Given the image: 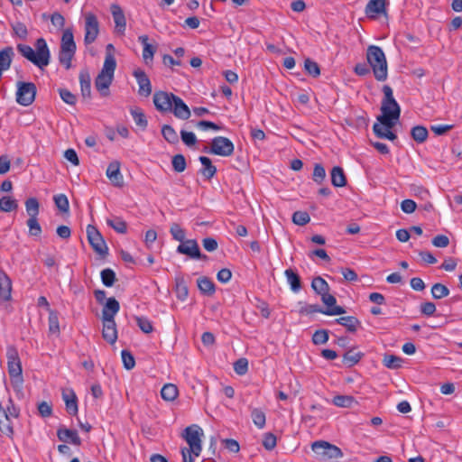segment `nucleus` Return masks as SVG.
<instances>
[{"label":"nucleus","mask_w":462,"mask_h":462,"mask_svg":"<svg viewBox=\"0 0 462 462\" xmlns=\"http://www.w3.org/2000/svg\"><path fill=\"white\" fill-rule=\"evenodd\" d=\"M131 115L137 126H139L142 130L146 129L148 122L141 108L135 107L131 109Z\"/></svg>","instance_id":"nucleus-38"},{"label":"nucleus","mask_w":462,"mask_h":462,"mask_svg":"<svg viewBox=\"0 0 462 462\" xmlns=\"http://www.w3.org/2000/svg\"><path fill=\"white\" fill-rule=\"evenodd\" d=\"M251 418L254 424L258 429H263L266 423L265 413L258 408H254L251 411Z\"/></svg>","instance_id":"nucleus-40"},{"label":"nucleus","mask_w":462,"mask_h":462,"mask_svg":"<svg viewBox=\"0 0 462 462\" xmlns=\"http://www.w3.org/2000/svg\"><path fill=\"white\" fill-rule=\"evenodd\" d=\"M330 175H331V183L333 186L338 187V188L346 186V178L344 171L341 167H339V166L333 167V169L331 170Z\"/></svg>","instance_id":"nucleus-32"},{"label":"nucleus","mask_w":462,"mask_h":462,"mask_svg":"<svg viewBox=\"0 0 462 462\" xmlns=\"http://www.w3.org/2000/svg\"><path fill=\"white\" fill-rule=\"evenodd\" d=\"M390 129L391 128L383 125L381 123H375L373 126L374 133L376 134L377 137L393 141L397 138V136Z\"/></svg>","instance_id":"nucleus-34"},{"label":"nucleus","mask_w":462,"mask_h":462,"mask_svg":"<svg viewBox=\"0 0 462 462\" xmlns=\"http://www.w3.org/2000/svg\"><path fill=\"white\" fill-rule=\"evenodd\" d=\"M364 356L362 352H356L351 349L346 352L343 356V363L347 367H352L356 365Z\"/></svg>","instance_id":"nucleus-36"},{"label":"nucleus","mask_w":462,"mask_h":462,"mask_svg":"<svg viewBox=\"0 0 462 462\" xmlns=\"http://www.w3.org/2000/svg\"><path fill=\"white\" fill-rule=\"evenodd\" d=\"M76 51L60 50L59 61L65 67L66 69L71 68V61L75 56Z\"/></svg>","instance_id":"nucleus-46"},{"label":"nucleus","mask_w":462,"mask_h":462,"mask_svg":"<svg viewBox=\"0 0 462 462\" xmlns=\"http://www.w3.org/2000/svg\"><path fill=\"white\" fill-rule=\"evenodd\" d=\"M179 391L175 384L166 383L161 390V396L164 401L172 402L178 396Z\"/></svg>","instance_id":"nucleus-35"},{"label":"nucleus","mask_w":462,"mask_h":462,"mask_svg":"<svg viewBox=\"0 0 462 462\" xmlns=\"http://www.w3.org/2000/svg\"><path fill=\"white\" fill-rule=\"evenodd\" d=\"M102 337L109 344L113 345L117 340V329L115 319H102Z\"/></svg>","instance_id":"nucleus-18"},{"label":"nucleus","mask_w":462,"mask_h":462,"mask_svg":"<svg viewBox=\"0 0 462 462\" xmlns=\"http://www.w3.org/2000/svg\"><path fill=\"white\" fill-rule=\"evenodd\" d=\"M387 0H369L365 5V12L367 17L376 18L379 15H386Z\"/></svg>","instance_id":"nucleus-16"},{"label":"nucleus","mask_w":462,"mask_h":462,"mask_svg":"<svg viewBox=\"0 0 462 462\" xmlns=\"http://www.w3.org/2000/svg\"><path fill=\"white\" fill-rule=\"evenodd\" d=\"M332 402L337 407L348 408L351 407L356 401L351 395H337L333 398Z\"/></svg>","instance_id":"nucleus-45"},{"label":"nucleus","mask_w":462,"mask_h":462,"mask_svg":"<svg viewBox=\"0 0 462 462\" xmlns=\"http://www.w3.org/2000/svg\"><path fill=\"white\" fill-rule=\"evenodd\" d=\"M234 370L239 375H244L248 371V361L246 358H239L234 363Z\"/></svg>","instance_id":"nucleus-63"},{"label":"nucleus","mask_w":462,"mask_h":462,"mask_svg":"<svg viewBox=\"0 0 462 462\" xmlns=\"http://www.w3.org/2000/svg\"><path fill=\"white\" fill-rule=\"evenodd\" d=\"M171 164L173 170L177 172H182L186 169V160L182 154H176L172 157Z\"/></svg>","instance_id":"nucleus-55"},{"label":"nucleus","mask_w":462,"mask_h":462,"mask_svg":"<svg viewBox=\"0 0 462 462\" xmlns=\"http://www.w3.org/2000/svg\"><path fill=\"white\" fill-rule=\"evenodd\" d=\"M121 164L118 161H114L107 166L106 175L111 183L117 188L124 186V177L120 171Z\"/></svg>","instance_id":"nucleus-15"},{"label":"nucleus","mask_w":462,"mask_h":462,"mask_svg":"<svg viewBox=\"0 0 462 462\" xmlns=\"http://www.w3.org/2000/svg\"><path fill=\"white\" fill-rule=\"evenodd\" d=\"M0 432L7 437H12L14 429L11 417L5 411L4 406L0 403Z\"/></svg>","instance_id":"nucleus-24"},{"label":"nucleus","mask_w":462,"mask_h":462,"mask_svg":"<svg viewBox=\"0 0 462 462\" xmlns=\"http://www.w3.org/2000/svg\"><path fill=\"white\" fill-rule=\"evenodd\" d=\"M87 236L92 249L100 258L104 259L108 254V247L100 232L92 225L87 226Z\"/></svg>","instance_id":"nucleus-6"},{"label":"nucleus","mask_w":462,"mask_h":462,"mask_svg":"<svg viewBox=\"0 0 462 462\" xmlns=\"http://www.w3.org/2000/svg\"><path fill=\"white\" fill-rule=\"evenodd\" d=\"M99 33V23L97 16L92 13L85 14V36L84 42L86 45L94 42Z\"/></svg>","instance_id":"nucleus-9"},{"label":"nucleus","mask_w":462,"mask_h":462,"mask_svg":"<svg viewBox=\"0 0 462 462\" xmlns=\"http://www.w3.org/2000/svg\"><path fill=\"white\" fill-rule=\"evenodd\" d=\"M177 252L181 254H186L192 259H208L206 254L200 253L199 246L195 239H189L182 242L177 247Z\"/></svg>","instance_id":"nucleus-12"},{"label":"nucleus","mask_w":462,"mask_h":462,"mask_svg":"<svg viewBox=\"0 0 462 462\" xmlns=\"http://www.w3.org/2000/svg\"><path fill=\"white\" fill-rule=\"evenodd\" d=\"M120 310V304L118 300L114 298H108L106 304L102 309V319H115V316Z\"/></svg>","instance_id":"nucleus-22"},{"label":"nucleus","mask_w":462,"mask_h":462,"mask_svg":"<svg viewBox=\"0 0 462 462\" xmlns=\"http://www.w3.org/2000/svg\"><path fill=\"white\" fill-rule=\"evenodd\" d=\"M171 112L173 115L181 120H187L190 117V110L184 101L178 96L173 99Z\"/></svg>","instance_id":"nucleus-20"},{"label":"nucleus","mask_w":462,"mask_h":462,"mask_svg":"<svg viewBox=\"0 0 462 462\" xmlns=\"http://www.w3.org/2000/svg\"><path fill=\"white\" fill-rule=\"evenodd\" d=\"M80 90L83 98L89 99L91 97V78L87 70L79 73Z\"/></svg>","instance_id":"nucleus-26"},{"label":"nucleus","mask_w":462,"mask_h":462,"mask_svg":"<svg viewBox=\"0 0 462 462\" xmlns=\"http://www.w3.org/2000/svg\"><path fill=\"white\" fill-rule=\"evenodd\" d=\"M116 68V61L115 57L107 53L103 68L95 79V87L102 97H107L109 94V87L112 84Z\"/></svg>","instance_id":"nucleus-4"},{"label":"nucleus","mask_w":462,"mask_h":462,"mask_svg":"<svg viewBox=\"0 0 462 462\" xmlns=\"http://www.w3.org/2000/svg\"><path fill=\"white\" fill-rule=\"evenodd\" d=\"M62 398L65 402L66 410L70 415L78 413V399L73 390H63Z\"/></svg>","instance_id":"nucleus-23"},{"label":"nucleus","mask_w":462,"mask_h":462,"mask_svg":"<svg viewBox=\"0 0 462 462\" xmlns=\"http://www.w3.org/2000/svg\"><path fill=\"white\" fill-rule=\"evenodd\" d=\"M8 373L14 383L22 385L23 379L22 376V365L18 354L15 350L8 353Z\"/></svg>","instance_id":"nucleus-10"},{"label":"nucleus","mask_w":462,"mask_h":462,"mask_svg":"<svg viewBox=\"0 0 462 462\" xmlns=\"http://www.w3.org/2000/svg\"><path fill=\"white\" fill-rule=\"evenodd\" d=\"M133 75L139 86L138 94L142 97H149L152 94V84L144 70L136 69Z\"/></svg>","instance_id":"nucleus-14"},{"label":"nucleus","mask_w":462,"mask_h":462,"mask_svg":"<svg viewBox=\"0 0 462 462\" xmlns=\"http://www.w3.org/2000/svg\"><path fill=\"white\" fill-rule=\"evenodd\" d=\"M304 67L307 73L314 78H317L320 75L319 66L317 62L313 61L310 59H306L304 62Z\"/></svg>","instance_id":"nucleus-54"},{"label":"nucleus","mask_w":462,"mask_h":462,"mask_svg":"<svg viewBox=\"0 0 462 462\" xmlns=\"http://www.w3.org/2000/svg\"><path fill=\"white\" fill-rule=\"evenodd\" d=\"M49 332L51 334H60V324L58 313L53 310H49Z\"/></svg>","instance_id":"nucleus-43"},{"label":"nucleus","mask_w":462,"mask_h":462,"mask_svg":"<svg viewBox=\"0 0 462 462\" xmlns=\"http://www.w3.org/2000/svg\"><path fill=\"white\" fill-rule=\"evenodd\" d=\"M14 34L22 40H25L28 35V30L24 23L17 22L12 24Z\"/></svg>","instance_id":"nucleus-60"},{"label":"nucleus","mask_w":462,"mask_h":462,"mask_svg":"<svg viewBox=\"0 0 462 462\" xmlns=\"http://www.w3.org/2000/svg\"><path fill=\"white\" fill-rule=\"evenodd\" d=\"M100 275L101 281L106 287H112L116 281V273L110 268H106L101 271Z\"/></svg>","instance_id":"nucleus-48"},{"label":"nucleus","mask_w":462,"mask_h":462,"mask_svg":"<svg viewBox=\"0 0 462 462\" xmlns=\"http://www.w3.org/2000/svg\"><path fill=\"white\" fill-rule=\"evenodd\" d=\"M328 340V332L326 329L316 330L312 336V342L315 345L327 343Z\"/></svg>","instance_id":"nucleus-62"},{"label":"nucleus","mask_w":462,"mask_h":462,"mask_svg":"<svg viewBox=\"0 0 462 462\" xmlns=\"http://www.w3.org/2000/svg\"><path fill=\"white\" fill-rule=\"evenodd\" d=\"M122 361L124 364V367L126 370H131L135 365V360L134 356L128 350H122L121 352Z\"/></svg>","instance_id":"nucleus-59"},{"label":"nucleus","mask_w":462,"mask_h":462,"mask_svg":"<svg viewBox=\"0 0 462 462\" xmlns=\"http://www.w3.org/2000/svg\"><path fill=\"white\" fill-rule=\"evenodd\" d=\"M17 50L25 59L40 69H43L50 63L51 53L43 38L36 40L35 50L26 44H18Z\"/></svg>","instance_id":"nucleus-2"},{"label":"nucleus","mask_w":462,"mask_h":462,"mask_svg":"<svg viewBox=\"0 0 462 462\" xmlns=\"http://www.w3.org/2000/svg\"><path fill=\"white\" fill-rule=\"evenodd\" d=\"M319 448H324L322 451V457L328 459H338L343 457L342 450L325 440H318L311 444L312 450H318Z\"/></svg>","instance_id":"nucleus-13"},{"label":"nucleus","mask_w":462,"mask_h":462,"mask_svg":"<svg viewBox=\"0 0 462 462\" xmlns=\"http://www.w3.org/2000/svg\"><path fill=\"white\" fill-rule=\"evenodd\" d=\"M16 91V102L23 106H30L35 99L36 86L32 82L18 81Z\"/></svg>","instance_id":"nucleus-7"},{"label":"nucleus","mask_w":462,"mask_h":462,"mask_svg":"<svg viewBox=\"0 0 462 462\" xmlns=\"http://www.w3.org/2000/svg\"><path fill=\"white\" fill-rule=\"evenodd\" d=\"M276 444H277V439H276L275 435H273L271 432L265 433L263 435V446L264 447L265 449L273 450L276 447Z\"/></svg>","instance_id":"nucleus-64"},{"label":"nucleus","mask_w":462,"mask_h":462,"mask_svg":"<svg viewBox=\"0 0 462 462\" xmlns=\"http://www.w3.org/2000/svg\"><path fill=\"white\" fill-rule=\"evenodd\" d=\"M176 95L164 91H157L153 95V104L156 109L162 113L171 112L173 99Z\"/></svg>","instance_id":"nucleus-11"},{"label":"nucleus","mask_w":462,"mask_h":462,"mask_svg":"<svg viewBox=\"0 0 462 462\" xmlns=\"http://www.w3.org/2000/svg\"><path fill=\"white\" fill-rule=\"evenodd\" d=\"M198 287L200 292L207 296H212L215 293L216 287L214 282L208 277L202 276L197 280Z\"/></svg>","instance_id":"nucleus-30"},{"label":"nucleus","mask_w":462,"mask_h":462,"mask_svg":"<svg viewBox=\"0 0 462 462\" xmlns=\"http://www.w3.org/2000/svg\"><path fill=\"white\" fill-rule=\"evenodd\" d=\"M57 437L59 440L64 443H71L76 446L81 445V439L78 435V432L74 430H69L63 427H60L57 430Z\"/></svg>","instance_id":"nucleus-19"},{"label":"nucleus","mask_w":462,"mask_h":462,"mask_svg":"<svg viewBox=\"0 0 462 462\" xmlns=\"http://www.w3.org/2000/svg\"><path fill=\"white\" fill-rule=\"evenodd\" d=\"M107 226L112 227L116 232L119 234H125L127 230V226L125 221H124L121 217H114L106 220Z\"/></svg>","instance_id":"nucleus-44"},{"label":"nucleus","mask_w":462,"mask_h":462,"mask_svg":"<svg viewBox=\"0 0 462 462\" xmlns=\"http://www.w3.org/2000/svg\"><path fill=\"white\" fill-rule=\"evenodd\" d=\"M138 41L142 43L143 50V58L146 64H149L150 61H152L154 53L156 51V48L148 42L149 38L147 35L143 34L138 37Z\"/></svg>","instance_id":"nucleus-25"},{"label":"nucleus","mask_w":462,"mask_h":462,"mask_svg":"<svg viewBox=\"0 0 462 462\" xmlns=\"http://www.w3.org/2000/svg\"><path fill=\"white\" fill-rule=\"evenodd\" d=\"M176 294L180 300H185L188 297L189 290L183 279L176 280Z\"/></svg>","instance_id":"nucleus-51"},{"label":"nucleus","mask_w":462,"mask_h":462,"mask_svg":"<svg viewBox=\"0 0 462 462\" xmlns=\"http://www.w3.org/2000/svg\"><path fill=\"white\" fill-rule=\"evenodd\" d=\"M202 436L203 430L197 424L187 427L181 434V437L189 444V448H188V449L192 451L193 455L196 457H199L202 450Z\"/></svg>","instance_id":"nucleus-5"},{"label":"nucleus","mask_w":462,"mask_h":462,"mask_svg":"<svg viewBox=\"0 0 462 462\" xmlns=\"http://www.w3.org/2000/svg\"><path fill=\"white\" fill-rule=\"evenodd\" d=\"M411 135L419 143H424L429 135L428 130L422 125H416L411 128Z\"/></svg>","instance_id":"nucleus-39"},{"label":"nucleus","mask_w":462,"mask_h":462,"mask_svg":"<svg viewBox=\"0 0 462 462\" xmlns=\"http://www.w3.org/2000/svg\"><path fill=\"white\" fill-rule=\"evenodd\" d=\"M284 274L291 291L298 292L301 289V282L299 274L291 269L285 270Z\"/></svg>","instance_id":"nucleus-33"},{"label":"nucleus","mask_w":462,"mask_h":462,"mask_svg":"<svg viewBox=\"0 0 462 462\" xmlns=\"http://www.w3.org/2000/svg\"><path fill=\"white\" fill-rule=\"evenodd\" d=\"M60 50L76 51L77 46L74 41L73 32L71 29L69 28L63 32Z\"/></svg>","instance_id":"nucleus-28"},{"label":"nucleus","mask_w":462,"mask_h":462,"mask_svg":"<svg viewBox=\"0 0 462 462\" xmlns=\"http://www.w3.org/2000/svg\"><path fill=\"white\" fill-rule=\"evenodd\" d=\"M310 221V215L305 211H296L292 215V222L298 226H305Z\"/></svg>","instance_id":"nucleus-56"},{"label":"nucleus","mask_w":462,"mask_h":462,"mask_svg":"<svg viewBox=\"0 0 462 462\" xmlns=\"http://www.w3.org/2000/svg\"><path fill=\"white\" fill-rule=\"evenodd\" d=\"M337 324L345 327L349 332H356L361 326V322L354 316L340 317L335 320Z\"/></svg>","instance_id":"nucleus-29"},{"label":"nucleus","mask_w":462,"mask_h":462,"mask_svg":"<svg viewBox=\"0 0 462 462\" xmlns=\"http://www.w3.org/2000/svg\"><path fill=\"white\" fill-rule=\"evenodd\" d=\"M234 143L226 137L217 136L211 141L209 152L215 155L228 157L234 153Z\"/></svg>","instance_id":"nucleus-8"},{"label":"nucleus","mask_w":462,"mask_h":462,"mask_svg":"<svg viewBox=\"0 0 462 462\" xmlns=\"http://www.w3.org/2000/svg\"><path fill=\"white\" fill-rule=\"evenodd\" d=\"M311 288L317 294L320 296L329 291V285L320 276L313 278L311 282Z\"/></svg>","instance_id":"nucleus-37"},{"label":"nucleus","mask_w":462,"mask_h":462,"mask_svg":"<svg viewBox=\"0 0 462 462\" xmlns=\"http://www.w3.org/2000/svg\"><path fill=\"white\" fill-rule=\"evenodd\" d=\"M26 212L29 217H36L39 214V202L35 198H30L25 201Z\"/></svg>","instance_id":"nucleus-49"},{"label":"nucleus","mask_w":462,"mask_h":462,"mask_svg":"<svg viewBox=\"0 0 462 462\" xmlns=\"http://www.w3.org/2000/svg\"><path fill=\"white\" fill-rule=\"evenodd\" d=\"M199 162L203 165V168L200 170V173L207 179L210 180L212 179L216 172L217 168L212 164L211 160L208 157L206 156H200L199 158Z\"/></svg>","instance_id":"nucleus-31"},{"label":"nucleus","mask_w":462,"mask_h":462,"mask_svg":"<svg viewBox=\"0 0 462 462\" xmlns=\"http://www.w3.org/2000/svg\"><path fill=\"white\" fill-rule=\"evenodd\" d=\"M17 201L9 196H5L0 199V210L3 212H11L17 209Z\"/></svg>","instance_id":"nucleus-42"},{"label":"nucleus","mask_w":462,"mask_h":462,"mask_svg":"<svg viewBox=\"0 0 462 462\" xmlns=\"http://www.w3.org/2000/svg\"><path fill=\"white\" fill-rule=\"evenodd\" d=\"M111 13L116 28L119 32H124L125 30L126 21L122 8L118 5L113 4L111 5Z\"/></svg>","instance_id":"nucleus-27"},{"label":"nucleus","mask_w":462,"mask_h":462,"mask_svg":"<svg viewBox=\"0 0 462 462\" xmlns=\"http://www.w3.org/2000/svg\"><path fill=\"white\" fill-rule=\"evenodd\" d=\"M27 226L29 228V235L32 236H39L42 234V227L36 217H29L27 220Z\"/></svg>","instance_id":"nucleus-53"},{"label":"nucleus","mask_w":462,"mask_h":462,"mask_svg":"<svg viewBox=\"0 0 462 462\" xmlns=\"http://www.w3.org/2000/svg\"><path fill=\"white\" fill-rule=\"evenodd\" d=\"M431 294L434 299L440 300L449 294V290L446 285L442 283H435L431 287Z\"/></svg>","instance_id":"nucleus-47"},{"label":"nucleus","mask_w":462,"mask_h":462,"mask_svg":"<svg viewBox=\"0 0 462 462\" xmlns=\"http://www.w3.org/2000/svg\"><path fill=\"white\" fill-rule=\"evenodd\" d=\"M170 233L173 239L181 243L185 241V230L181 228L179 224L172 223L170 228Z\"/></svg>","instance_id":"nucleus-57"},{"label":"nucleus","mask_w":462,"mask_h":462,"mask_svg":"<svg viewBox=\"0 0 462 462\" xmlns=\"http://www.w3.org/2000/svg\"><path fill=\"white\" fill-rule=\"evenodd\" d=\"M163 138L170 143L175 144L179 143V135L174 128L169 125H164L162 128Z\"/></svg>","instance_id":"nucleus-41"},{"label":"nucleus","mask_w":462,"mask_h":462,"mask_svg":"<svg viewBox=\"0 0 462 462\" xmlns=\"http://www.w3.org/2000/svg\"><path fill=\"white\" fill-rule=\"evenodd\" d=\"M383 98L382 101V115L377 117L379 123L388 128L393 127L401 115V107L393 97V89L390 86L383 87Z\"/></svg>","instance_id":"nucleus-1"},{"label":"nucleus","mask_w":462,"mask_h":462,"mask_svg":"<svg viewBox=\"0 0 462 462\" xmlns=\"http://www.w3.org/2000/svg\"><path fill=\"white\" fill-rule=\"evenodd\" d=\"M56 207L61 211V212H68L69 208V204L68 198L64 194H59L54 196L53 198Z\"/></svg>","instance_id":"nucleus-58"},{"label":"nucleus","mask_w":462,"mask_h":462,"mask_svg":"<svg viewBox=\"0 0 462 462\" xmlns=\"http://www.w3.org/2000/svg\"><path fill=\"white\" fill-rule=\"evenodd\" d=\"M12 298V281L3 270H0V299L5 301Z\"/></svg>","instance_id":"nucleus-21"},{"label":"nucleus","mask_w":462,"mask_h":462,"mask_svg":"<svg viewBox=\"0 0 462 462\" xmlns=\"http://www.w3.org/2000/svg\"><path fill=\"white\" fill-rule=\"evenodd\" d=\"M325 177H326L325 168L321 164L316 163L314 166V170H313L312 180L316 183L321 184L322 181L324 180Z\"/></svg>","instance_id":"nucleus-61"},{"label":"nucleus","mask_w":462,"mask_h":462,"mask_svg":"<svg viewBox=\"0 0 462 462\" xmlns=\"http://www.w3.org/2000/svg\"><path fill=\"white\" fill-rule=\"evenodd\" d=\"M366 60L378 81H385L388 76L387 61L383 50L375 45L367 48Z\"/></svg>","instance_id":"nucleus-3"},{"label":"nucleus","mask_w":462,"mask_h":462,"mask_svg":"<svg viewBox=\"0 0 462 462\" xmlns=\"http://www.w3.org/2000/svg\"><path fill=\"white\" fill-rule=\"evenodd\" d=\"M316 312L323 313L328 316H335L346 313V310L343 307L323 310L318 304H308L300 310V314H312Z\"/></svg>","instance_id":"nucleus-17"},{"label":"nucleus","mask_w":462,"mask_h":462,"mask_svg":"<svg viewBox=\"0 0 462 462\" xmlns=\"http://www.w3.org/2000/svg\"><path fill=\"white\" fill-rule=\"evenodd\" d=\"M383 363L387 368L396 369L402 366V358L393 355H386Z\"/></svg>","instance_id":"nucleus-50"},{"label":"nucleus","mask_w":462,"mask_h":462,"mask_svg":"<svg viewBox=\"0 0 462 462\" xmlns=\"http://www.w3.org/2000/svg\"><path fill=\"white\" fill-rule=\"evenodd\" d=\"M134 319L136 321L137 326L143 333L149 334L153 331L152 324L147 318L135 317Z\"/></svg>","instance_id":"nucleus-52"}]
</instances>
